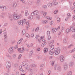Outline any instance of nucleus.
Returning <instances> with one entry per match:
<instances>
[{
  "mask_svg": "<svg viewBox=\"0 0 75 75\" xmlns=\"http://www.w3.org/2000/svg\"><path fill=\"white\" fill-rule=\"evenodd\" d=\"M48 49L47 48H45L44 49V52H45V53H46V52H48Z\"/></svg>",
  "mask_w": 75,
  "mask_h": 75,
  "instance_id": "obj_18",
  "label": "nucleus"
},
{
  "mask_svg": "<svg viewBox=\"0 0 75 75\" xmlns=\"http://www.w3.org/2000/svg\"><path fill=\"white\" fill-rule=\"evenodd\" d=\"M33 51H31L30 53L29 54V57H31L32 56V55H33Z\"/></svg>",
  "mask_w": 75,
  "mask_h": 75,
  "instance_id": "obj_20",
  "label": "nucleus"
},
{
  "mask_svg": "<svg viewBox=\"0 0 75 75\" xmlns=\"http://www.w3.org/2000/svg\"><path fill=\"white\" fill-rule=\"evenodd\" d=\"M25 35H26V36L28 38H29V37H30V36L29 34L27 33Z\"/></svg>",
  "mask_w": 75,
  "mask_h": 75,
  "instance_id": "obj_33",
  "label": "nucleus"
},
{
  "mask_svg": "<svg viewBox=\"0 0 75 75\" xmlns=\"http://www.w3.org/2000/svg\"><path fill=\"white\" fill-rule=\"evenodd\" d=\"M67 16H69L68 17H71V14H70V13H68L67 14Z\"/></svg>",
  "mask_w": 75,
  "mask_h": 75,
  "instance_id": "obj_51",
  "label": "nucleus"
},
{
  "mask_svg": "<svg viewBox=\"0 0 75 75\" xmlns=\"http://www.w3.org/2000/svg\"><path fill=\"white\" fill-rule=\"evenodd\" d=\"M21 22H22L23 24H25L26 22H27V19H23L22 20H21Z\"/></svg>",
  "mask_w": 75,
  "mask_h": 75,
  "instance_id": "obj_9",
  "label": "nucleus"
},
{
  "mask_svg": "<svg viewBox=\"0 0 75 75\" xmlns=\"http://www.w3.org/2000/svg\"><path fill=\"white\" fill-rule=\"evenodd\" d=\"M26 32V30H23L22 31V34L23 35H24V34H25V32Z\"/></svg>",
  "mask_w": 75,
  "mask_h": 75,
  "instance_id": "obj_27",
  "label": "nucleus"
},
{
  "mask_svg": "<svg viewBox=\"0 0 75 75\" xmlns=\"http://www.w3.org/2000/svg\"><path fill=\"white\" fill-rule=\"evenodd\" d=\"M67 47H64V50H67Z\"/></svg>",
  "mask_w": 75,
  "mask_h": 75,
  "instance_id": "obj_60",
  "label": "nucleus"
},
{
  "mask_svg": "<svg viewBox=\"0 0 75 75\" xmlns=\"http://www.w3.org/2000/svg\"><path fill=\"white\" fill-rule=\"evenodd\" d=\"M52 2H51L47 4V6H48L49 7H52Z\"/></svg>",
  "mask_w": 75,
  "mask_h": 75,
  "instance_id": "obj_12",
  "label": "nucleus"
},
{
  "mask_svg": "<svg viewBox=\"0 0 75 75\" xmlns=\"http://www.w3.org/2000/svg\"><path fill=\"white\" fill-rule=\"evenodd\" d=\"M46 20H51L52 19V18H51L47 16L46 17Z\"/></svg>",
  "mask_w": 75,
  "mask_h": 75,
  "instance_id": "obj_25",
  "label": "nucleus"
},
{
  "mask_svg": "<svg viewBox=\"0 0 75 75\" xmlns=\"http://www.w3.org/2000/svg\"><path fill=\"white\" fill-rule=\"evenodd\" d=\"M22 56V55L21 54H20L19 55V57H18V59H20L21 58V56Z\"/></svg>",
  "mask_w": 75,
  "mask_h": 75,
  "instance_id": "obj_46",
  "label": "nucleus"
},
{
  "mask_svg": "<svg viewBox=\"0 0 75 75\" xmlns=\"http://www.w3.org/2000/svg\"><path fill=\"white\" fill-rule=\"evenodd\" d=\"M69 31H70V29H67L66 30V33H68Z\"/></svg>",
  "mask_w": 75,
  "mask_h": 75,
  "instance_id": "obj_29",
  "label": "nucleus"
},
{
  "mask_svg": "<svg viewBox=\"0 0 75 75\" xmlns=\"http://www.w3.org/2000/svg\"><path fill=\"white\" fill-rule=\"evenodd\" d=\"M70 30L72 32H75V28L73 26H71L70 27Z\"/></svg>",
  "mask_w": 75,
  "mask_h": 75,
  "instance_id": "obj_10",
  "label": "nucleus"
},
{
  "mask_svg": "<svg viewBox=\"0 0 75 75\" xmlns=\"http://www.w3.org/2000/svg\"><path fill=\"white\" fill-rule=\"evenodd\" d=\"M16 75H20V73L18 72H17L16 73Z\"/></svg>",
  "mask_w": 75,
  "mask_h": 75,
  "instance_id": "obj_52",
  "label": "nucleus"
},
{
  "mask_svg": "<svg viewBox=\"0 0 75 75\" xmlns=\"http://www.w3.org/2000/svg\"><path fill=\"white\" fill-rule=\"evenodd\" d=\"M63 42L64 44H66V43H67V40H66V39H64V40H63Z\"/></svg>",
  "mask_w": 75,
  "mask_h": 75,
  "instance_id": "obj_34",
  "label": "nucleus"
},
{
  "mask_svg": "<svg viewBox=\"0 0 75 75\" xmlns=\"http://www.w3.org/2000/svg\"><path fill=\"white\" fill-rule=\"evenodd\" d=\"M25 62H23L22 64V65L23 66H25Z\"/></svg>",
  "mask_w": 75,
  "mask_h": 75,
  "instance_id": "obj_42",
  "label": "nucleus"
},
{
  "mask_svg": "<svg viewBox=\"0 0 75 75\" xmlns=\"http://www.w3.org/2000/svg\"><path fill=\"white\" fill-rule=\"evenodd\" d=\"M10 19V20L11 21H12L13 20V18H9Z\"/></svg>",
  "mask_w": 75,
  "mask_h": 75,
  "instance_id": "obj_63",
  "label": "nucleus"
},
{
  "mask_svg": "<svg viewBox=\"0 0 75 75\" xmlns=\"http://www.w3.org/2000/svg\"><path fill=\"white\" fill-rule=\"evenodd\" d=\"M75 19V15H74L73 16V20H74Z\"/></svg>",
  "mask_w": 75,
  "mask_h": 75,
  "instance_id": "obj_59",
  "label": "nucleus"
},
{
  "mask_svg": "<svg viewBox=\"0 0 75 75\" xmlns=\"http://www.w3.org/2000/svg\"><path fill=\"white\" fill-rule=\"evenodd\" d=\"M57 20L59 22V21H60V18H57Z\"/></svg>",
  "mask_w": 75,
  "mask_h": 75,
  "instance_id": "obj_48",
  "label": "nucleus"
},
{
  "mask_svg": "<svg viewBox=\"0 0 75 75\" xmlns=\"http://www.w3.org/2000/svg\"><path fill=\"white\" fill-rule=\"evenodd\" d=\"M64 69L66 70L68 69V64L67 63H65L63 66Z\"/></svg>",
  "mask_w": 75,
  "mask_h": 75,
  "instance_id": "obj_7",
  "label": "nucleus"
},
{
  "mask_svg": "<svg viewBox=\"0 0 75 75\" xmlns=\"http://www.w3.org/2000/svg\"><path fill=\"white\" fill-rule=\"evenodd\" d=\"M69 65L70 66H72V65H74V63L73 62H71L69 63Z\"/></svg>",
  "mask_w": 75,
  "mask_h": 75,
  "instance_id": "obj_37",
  "label": "nucleus"
},
{
  "mask_svg": "<svg viewBox=\"0 0 75 75\" xmlns=\"http://www.w3.org/2000/svg\"><path fill=\"white\" fill-rule=\"evenodd\" d=\"M19 40L21 42H22V41L23 40V38H21Z\"/></svg>",
  "mask_w": 75,
  "mask_h": 75,
  "instance_id": "obj_64",
  "label": "nucleus"
},
{
  "mask_svg": "<svg viewBox=\"0 0 75 75\" xmlns=\"http://www.w3.org/2000/svg\"><path fill=\"white\" fill-rule=\"evenodd\" d=\"M42 14H43V16H42L43 17H45V16H46V15L47 14V13L45 12L42 11Z\"/></svg>",
  "mask_w": 75,
  "mask_h": 75,
  "instance_id": "obj_13",
  "label": "nucleus"
},
{
  "mask_svg": "<svg viewBox=\"0 0 75 75\" xmlns=\"http://www.w3.org/2000/svg\"><path fill=\"white\" fill-rule=\"evenodd\" d=\"M8 52L10 54H12L13 52H14V49H13V47H11L9 49Z\"/></svg>",
  "mask_w": 75,
  "mask_h": 75,
  "instance_id": "obj_4",
  "label": "nucleus"
},
{
  "mask_svg": "<svg viewBox=\"0 0 75 75\" xmlns=\"http://www.w3.org/2000/svg\"><path fill=\"white\" fill-rule=\"evenodd\" d=\"M54 5H57L58 4V2H55L54 3Z\"/></svg>",
  "mask_w": 75,
  "mask_h": 75,
  "instance_id": "obj_53",
  "label": "nucleus"
},
{
  "mask_svg": "<svg viewBox=\"0 0 75 75\" xmlns=\"http://www.w3.org/2000/svg\"><path fill=\"white\" fill-rule=\"evenodd\" d=\"M17 6V3L16 2H14L13 3V7H16Z\"/></svg>",
  "mask_w": 75,
  "mask_h": 75,
  "instance_id": "obj_28",
  "label": "nucleus"
},
{
  "mask_svg": "<svg viewBox=\"0 0 75 75\" xmlns=\"http://www.w3.org/2000/svg\"><path fill=\"white\" fill-rule=\"evenodd\" d=\"M51 73V71L49 70L48 71V75H50V74Z\"/></svg>",
  "mask_w": 75,
  "mask_h": 75,
  "instance_id": "obj_47",
  "label": "nucleus"
},
{
  "mask_svg": "<svg viewBox=\"0 0 75 75\" xmlns=\"http://www.w3.org/2000/svg\"><path fill=\"white\" fill-rule=\"evenodd\" d=\"M57 30H58L57 29V28H55V29H54V31H55V32H56V31H57Z\"/></svg>",
  "mask_w": 75,
  "mask_h": 75,
  "instance_id": "obj_54",
  "label": "nucleus"
},
{
  "mask_svg": "<svg viewBox=\"0 0 75 75\" xmlns=\"http://www.w3.org/2000/svg\"><path fill=\"white\" fill-rule=\"evenodd\" d=\"M13 18L14 20H18L20 18V16H17L16 14H14L13 15Z\"/></svg>",
  "mask_w": 75,
  "mask_h": 75,
  "instance_id": "obj_3",
  "label": "nucleus"
},
{
  "mask_svg": "<svg viewBox=\"0 0 75 75\" xmlns=\"http://www.w3.org/2000/svg\"><path fill=\"white\" fill-rule=\"evenodd\" d=\"M47 36H48V40H50L51 39V35H50V32L49 31H47Z\"/></svg>",
  "mask_w": 75,
  "mask_h": 75,
  "instance_id": "obj_6",
  "label": "nucleus"
},
{
  "mask_svg": "<svg viewBox=\"0 0 75 75\" xmlns=\"http://www.w3.org/2000/svg\"><path fill=\"white\" fill-rule=\"evenodd\" d=\"M30 27V25H28L26 27V30H28V28H29Z\"/></svg>",
  "mask_w": 75,
  "mask_h": 75,
  "instance_id": "obj_45",
  "label": "nucleus"
},
{
  "mask_svg": "<svg viewBox=\"0 0 75 75\" xmlns=\"http://www.w3.org/2000/svg\"><path fill=\"white\" fill-rule=\"evenodd\" d=\"M31 67H36V65L35 64H33L31 65Z\"/></svg>",
  "mask_w": 75,
  "mask_h": 75,
  "instance_id": "obj_39",
  "label": "nucleus"
},
{
  "mask_svg": "<svg viewBox=\"0 0 75 75\" xmlns=\"http://www.w3.org/2000/svg\"><path fill=\"white\" fill-rule=\"evenodd\" d=\"M6 56L7 57H8L10 59H11V56L9 55L8 54H7Z\"/></svg>",
  "mask_w": 75,
  "mask_h": 75,
  "instance_id": "obj_32",
  "label": "nucleus"
},
{
  "mask_svg": "<svg viewBox=\"0 0 75 75\" xmlns=\"http://www.w3.org/2000/svg\"><path fill=\"white\" fill-rule=\"evenodd\" d=\"M18 23V25H23V23H22V22H21V21H17Z\"/></svg>",
  "mask_w": 75,
  "mask_h": 75,
  "instance_id": "obj_19",
  "label": "nucleus"
},
{
  "mask_svg": "<svg viewBox=\"0 0 75 75\" xmlns=\"http://www.w3.org/2000/svg\"><path fill=\"white\" fill-rule=\"evenodd\" d=\"M19 69L21 71H23V69H22V66H19Z\"/></svg>",
  "mask_w": 75,
  "mask_h": 75,
  "instance_id": "obj_30",
  "label": "nucleus"
},
{
  "mask_svg": "<svg viewBox=\"0 0 75 75\" xmlns=\"http://www.w3.org/2000/svg\"><path fill=\"white\" fill-rule=\"evenodd\" d=\"M54 41L53 40H52L51 42L49 44V45H51H51H52V44H53V43H54Z\"/></svg>",
  "mask_w": 75,
  "mask_h": 75,
  "instance_id": "obj_38",
  "label": "nucleus"
},
{
  "mask_svg": "<svg viewBox=\"0 0 75 75\" xmlns=\"http://www.w3.org/2000/svg\"><path fill=\"white\" fill-rule=\"evenodd\" d=\"M50 49L51 50H54V45H50Z\"/></svg>",
  "mask_w": 75,
  "mask_h": 75,
  "instance_id": "obj_23",
  "label": "nucleus"
},
{
  "mask_svg": "<svg viewBox=\"0 0 75 75\" xmlns=\"http://www.w3.org/2000/svg\"><path fill=\"white\" fill-rule=\"evenodd\" d=\"M6 68L8 69V68H10V67H11V63L10 62H6Z\"/></svg>",
  "mask_w": 75,
  "mask_h": 75,
  "instance_id": "obj_2",
  "label": "nucleus"
},
{
  "mask_svg": "<svg viewBox=\"0 0 75 75\" xmlns=\"http://www.w3.org/2000/svg\"><path fill=\"white\" fill-rule=\"evenodd\" d=\"M54 62H55V61H54V60H52V66H53V65H54Z\"/></svg>",
  "mask_w": 75,
  "mask_h": 75,
  "instance_id": "obj_41",
  "label": "nucleus"
},
{
  "mask_svg": "<svg viewBox=\"0 0 75 75\" xmlns=\"http://www.w3.org/2000/svg\"><path fill=\"white\" fill-rule=\"evenodd\" d=\"M43 66H44V64H40V67H42Z\"/></svg>",
  "mask_w": 75,
  "mask_h": 75,
  "instance_id": "obj_62",
  "label": "nucleus"
},
{
  "mask_svg": "<svg viewBox=\"0 0 75 75\" xmlns=\"http://www.w3.org/2000/svg\"><path fill=\"white\" fill-rule=\"evenodd\" d=\"M4 39H6L7 37V33L6 32H4Z\"/></svg>",
  "mask_w": 75,
  "mask_h": 75,
  "instance_id": "obj_16",
  "label": "nucleus"
},
{
  "mask_svg": "<svg viewBox=\"0 0 75 75\" xmlns=\"http://www.w3.org/2000/svg\"><path fill=\"white\" fill-rule=\"evenodd\" d=\"M60 51L61 50L59 49L55 48L54 50V53L55 54V55H58V54L60 53Z\"/></svg>",
  "mask_w": 75,
  "mask_h": 75,
  "instance_id": "obj_1",
  "label": "nucleus"
},
{
  "mask_svg": "<svg viewBox=\"0 0 75 75\" xmlns=\"http://www.w3.org/2000/svg\"><path fill=\"white\" fill-rule=\"evenodd\" d=\"M8 16L9 18H13V15H12L11 14H8Z\"/></svg>",
  "mask_w": 75,
  "mask_h": 75,
  "instance_id": "obj_26",
  "label": "nucleus"
},
{
  "mask_svg": "<svg viewBox=\"0 0 75 75\" xmlns=\"http://www.w3.org/2000/svg\"><path fill=\"white\" fill-rule=\"evenodd\" d=\"M36 18L37 19H40V16H38L36 17Z\"/></svg>",
  "mask_w": 75,
  "mask_h": 75,
  "instance_id": "obj_61",
  "label": "nucleus"
},
{
  "mask_svg": "<svg viewBox=\"0 0 75 75\" xmlns=\"http://www.w3.org/2000/svg\"><path fill=\"white\" fill-rule=\"evenodd\" d=\"M26 25H29V22H28V21H27L26 22Z\"/></svg>",
  "mask_w": 75,
  "mask_h": 75,
  "instance_id": "obj_56",
  "label": "nucleus"
},
{
  "mask_svg": "<svg viewBox=\"0 0 75 75\" xmlns=\"http://www.w3.org/2000/svg\"><path fill=\"white\" fill-rule=\"evenodd\" d=\"M31 14L32 15H33V16L38 15V11L37 10H35L33 13H31Z\"/></svg>",
  "mask_w": 75,
  "mask_h": 75,
  "instance_id": "obj_5",
  "label": "nucleus"
},
{
  "mask_svg": "<svg viewBox=\"0 0 75 75\" xmlns=\"http://www.w3.org/2000/svg\"><path fill=\"white\" fill-rule=\"evenodd\" d=\"M56 68H57V65H55L54 68V71H55V70H56Z\"/></svg>",
  "mask_w": 75,
  "mask_h": 75,
  "instance_id": "obj_49",
  "label": "nucleus"
},
{
  "mask_svg": "<svg viewBox=\"0 0 75 75\" xmlns=\"http://www.w3.org/2000/svg\"><path fill=\"white\" fill-rule=\"evenodd\" d=\"M49 53L50 54V55H53V54H54V52L52 51H51V50H49Z\"/></svg>",
  "mask_w": 75,
  "mask_h": 75,
  "instance_id": "obj_21",
  "label": "nucleus"
},
{
  "mask_svg": "<svg viewBox=\"0 0 75 75\" xmlns=\"http://www.w3.org/2000/svg\"><path fill=\"white\" fill-rule=\"evenodd\" d=\"M39 30V28L38 27L35 30V32H38V30Z\"/></svg>",
  "mask_w": 75,
  "mask_h": 75,
  "instance_id": "obj_40",
  "label": "nucleus"
},
{
  "mask_svg": "<svg viewBox=\"0 0 75 75\" xmlns=\"http://www.w3.org/2000/svg\"><path fill=\"white\" fill-rule=\"evenodd\" d=\"M33 15H32L31 13V15L28 17V19H29V20H32V19H33Z\"/></svg>",
  "mask_w": 75,
  "mask_h": 75,
  "instance_id": "obj_14",
  "label": "nucleus"
},
{
  "mask_svg": "<svg viewBox=\"0 0 75 75\" xmlns=\"http://www.w3.org/2000/svg\"><path fill=\"white\" fill-rule=\"evenodd\" d=\"M18 51H20V53H22L24 51V47H22V50H21V48H19L18 49Z\"/></svg>",
  "mask_w": 75,
  "mask_h": 75,
  "instance_id": "obj_11",
  "label": "nucleus"
},
{
  "mask_svg": "<svg viewBox=\"0 0 75 75\" xmlns=\"http://www.w3.org/2000/svg\"><path fill=\"white\" fill-rule=\"evenodd\" d=\"M42 22L43 24H47V23H48V21L47 20H46L45 21H42Z\"/></svg>",
  "mask_w": 75,
  "mask_h": 75,
  "instance_id": "obj_15",
  "label": "nucleus"
},
{
  "mask_svg": "<svg viewBox=\"0 0 75 75\" xmlns=\"http://www.w3.org/2000/svg\"><path fill=\"white\" fill-rule=\"evenodd\" d=\"M73 46L72 44H71L70 45H69L68 47V48H71V47Z\"/></svg>",
  "mask_w": 75,
  "mask_h": 75,
  "instance_id": "obj_36",
  "label": "nucleus"
},
{
  "mask_svg": "<svg viewBox=\"0 0 75 75\" xmlns=\"http://www.w3.org/2000/svg\"><path fill=\"white\" fill-rule=\"evenodd\" d=\"M29 14V13L28 12V11L26 10L25 11V16H28Z\"/></svg>",
  "mask_w": 75,
  "mask_h": 75,
  "instance_id": "obj_17",
  "label": "nucleus"
},
{
  "mask_svg": "<svg viewBox=\"0 0 75 75\" xmlns=\"http://www.w3.org/2000/svg\"><path fill=\"white\" fill-rule=\"evenodd\" d=\"M26 69L27 70H29V71H32V69H30L29 67H27Z\"/></svg>",
  "mask_w": 75,
  "mask_h": 75,
  "instance_id": "obj_35",
  "label": "nucleus"
},
{
  "mask_svg": "<svg viewBox=\"0 0 75 75\" xmlns=\"http://www.w3.org/2000/svg\"><path fill=\"white\" fill-rule=\"evenodd\" d=\"M58 12V11H55L54 12V14H57Z\"/></svg>",
  "mask_w": 75,
  "mask_h": 75,
  "instance_id": "obj_55",
  "label": "nucleus"
},
{
  "mask_svg": "<svg viewBox=\"0 0 75 75\" xmlns=\"http://www.w3.org/2000/svg\"><path fill=\"white\" fill-rule=\"evenodd\" d=\"M47 44V42H44L41 45V47H44V45H45V44Z\"/></svg>",
  "mask_w": 75,
  "mask_h": 75,
  "instance_id": "obj_24",
  "label": "nucleus"
},
{
  "mask_svg": "<svg viewBox=\"0 0 75 75\" xmlns=\"http://www.w3.org/2000/svg\"><path fill=\"white\" fill-rule=\"evenodd\" d=\"M75 51V48H74L72 50H71L70 51V53H72L73 52H74Z\"/></svg>",
  "mask_w": 75,
  "mask_h": 75,
  "instance_id": "obj_31",
  "label": "nucleus"
},
{
  "mask_svg": "<svg viewBox=\"0 0 75 75\" xmlns=\"http://www.w3.org/2000/svg\"><path fill=\"white\" fill-rule=\"evenodd\" d=\"M52 33H54V29L53 28H52Z\"/></svg>",
  "mask_w": 75,
  "mask_h": 75,
  "instance_id": "obj_43",
  "label": "nucleus"
},
{
  "mask_svg": "<svg viewBox=\"0 0 75 75\" xmlns=\"http://www.w3.org/2000/svg\"><path fill=\"white\" fill-rule=\"evenodd\" d=\"M21 42L19 40L17 44H20Z\"/></svg>",
  "mask_w": 75,
  "mask_h": 75,
  "instance_id": "obj_50",
  "label": "nucleus"
},
{
  "mask_svg": "<svg viewBox=\"0 0 75 75\" xmlns=\"http://www.w3.org/2000/svg\"><path fill=\"white\" fill-rule=\"evenodd\" d=\"M31 37H32V38H33V37H34V34L33 33H32L31 35Z\"/></svg>",
  "mask_w": 75,
  "mask_h": 75,
  "instance_id": "obj_57",
  "label": "nucleus"
},
{
  "mask_svg": "<svg viewBox=\"0 0 75 75\" xmlns=\"http://www.w3.org/2000/svg\"><path fill=\"white\" fill-rule=\"evenodd\" d=\"M62 69V68H61V67L60 66H59L57 67V70L58 71H61Z\"/></svg>",
  "mask_w": 75,
  "mask_h": 75,
  "instance_id": "obj_22",
  "label": "nucleus"
},
{
  "mask_svg": "<svg viewBox=\"0 0 75 75\" xmlns=\"http://www.w3.org/2000/svg\"><path fill=\"white\" fill-rule=\"evenodd\" d=\"M69 17H67L65 19V21H67L68 20V19H69Z\"/></svg>",
  "mask_w": 75,
  "mask_h": 75,
  "instance_id": "obj_58",
  "label": "nucleus"
},
{
  "mask_svg": "<svg viewBox=\"0 0 75 75\" xmlns=\"http://www.w3.org/2000/svg\"><path fill=\"white\" fill-rule=\"evenodd\" d=\"M60 61L61 62H63V61H64V56H61L60 57Z\"/></svg>",
  "mask_w": 75,
  "mask_h": 75,
  "instance_id": "obj_8",
  "label": "nucleus"
},
{
  "mask_svg": "<svg viewBox=\"0 0 75 75\" xmlns=\"http://www.w3.org/2000/svg\"><path fill=\"white\" fill-rule=\"evenodd\" d=\"M53 23H54L53 21H51L50 22V25H52V24H53Z\"/></svg>",
  "mask_w": 75,
  "mask_h": 75,
  "instance_id": "obj_44",
  "label": "nucleus"
}]
</instances>
